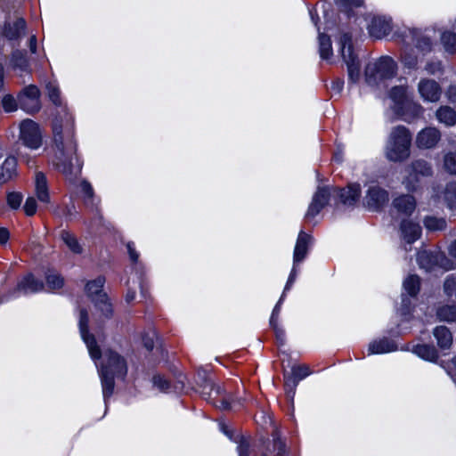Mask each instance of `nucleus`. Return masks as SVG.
<instances>
[{"instance_id":"nucleus-1","label":"nucleus","mask_w":456,"mask_h":456,"mask_svg":"<svg viewBox=\"0 0 456 456\" xmlns=\"http://www.w3.org/2000/svg\"><path fill=\"white\" fill-rule=\"evenodd\" d=\"M54 145L60 152L58 167L64 175L75 173L72 164V154L76 153V144L73 140V131L69 118L65 123L56 118L53 125Z\"/></svg>"},{"instance_id":"nucleus-2","label":"nucleus","mask_w":456,"mask_h":456,"mask_svg":"<svg viewBox=\"0 0 456 456\" xmlns=\"http://www.w3.org/2000/svg\"><path fill=\"white\" fill-rule=\"evenodd\" d=\"M127 372L125 359L112 350L104 353V362L101 367L102 392L104 396H110L114 388V378H124Z\"/></svg>"},{"instance_id":"nucleus-3","label":"nucleus","mask_w":456,"mask_h":456,"mask_svg":"<svg viewBox=\"0 0 456 456\" xmlns=\"http://www.w3.org/2000/svg\"><path fill=\"white\" fill-rule=\"evenodd\" d=\"M411 142V134L405 126L394 127L386 147V157L394 162L406 159L410 156Z\"/></svg>"},{"instance_id":"nucleus-4","label":"nucleus","mask_w":456,"mask_h":456,"mask_svg":"<svg viewBox=\"0 0 456 456\" xmlns=\"http://www.w3.org/2000/svg\"><path fill=\"white\" fill-rule=\"evenodd\" d=\"M396 73V64L388 56H382L369 62L365 68V79L369 85H377L381 80L393 77Z\"/></svg>"},{"instance_id":"nucleus-5","label":"nucleus","mask_w":456,"mask_h":456,"mask_svg":"<svg viewBox=\"0 0 456 456\" xmlns=\"http://www.w3.org/2000/svg\"><path fill=\"white\" fill-rule=\"evenodd\" d=\"M352 37L348 33H342L338 39L340 53L346 63L349 79L353 82L358 80L360 76L359 63L356 55L352 50Z\"/></svg>"},{"instance_id":"nucleus-6","label":"nucleus","mask_w":456,"mask_h":456,"mask_svg":"<svg viewBox=\"0 0 456 456\" xmlns=\"http://www.w3.org/2000/svg\"><path fill=\"white\" fill-rule=\"evenodd\" d=\"M407 175L403 181L408 190H415L421 178L429 177L433 175V168L430 163L425 159H416L406 167Z\"/></svg>"},{"instance_id":"nucleus-7","label":"nucleus","mask_w":456,"mask_h":456,"mask_svg":"<svg viewBox=\"0 0 456 456\" xmlns=\"http://www.w3.org/2000/svg\"><path fill=\"white\" fill-rule=\"evenodd\" d=\"M104 281L103 277H98L94 281L88 282L86 284V292L92 298L95 306L98 307L106 317H109L112 313V308L108 302L107 295L102 292V289Z\"/></svg>"},{"instance_id":"nucleus-8","label":"nucleus","mask_w":456,"mask_h":456,"mask_svg":"<svg viewBox=\"0 0 456 456\" xmlns=\"http://www.w3.org/2000/svg\"><path fill=\"white\" fill-rule=\"evenodd\" d=\"M20 139L29 149H38L42 144V133L39 126L31 119H24L20 124Z\"/></svg>"},{"instance_id":"nucleus-9","label":"nucleus","mask_w":456,"mask_h":456,"mask_svg":"<svg viewBox=\"0 0 456 456\" xmlns=\"http://www.w3.org/2000/svg\"><path fill=\"white\" fill-rule=\"evenodd\" d=\"M419 267L429 272L436 267H440L444 270H450L452 268V263L441 252L421 251L417 256Z\"/></svg>"},{"instance_id":"nucleus-10","label":"nucleus","mask_w":456,"mask_h":456,"mask_svg":"<svg viewBox=\"0 0 456 456\" xmlns=\"http://www.w3.org/2000/svg\"><path fill=\"white\" fill-rule=\"evenodd\" d=\"M20 107L28 113H36L41 108L40 91L34 86H26L18 95Z\"/></svg>"},{"instance_id":"nucleus-11","label":"nucleus","mask_w":456,"mask_h":456,"mask_svg":"<svg viewBox=\"0 0 456 456\" xmlns=\"http://www.w3.org/2000/svg\"><path fill=\"white\" fill-rule=\"evenodd\" d=\"M88 313L86 310L82 309L80 311V320H79V328L80 333L83 340L86 344L89 354L93 359H100L101 358V350L99 346L96 345L95 338L93 335L88 332Z\"/></svg>"},{"instance_id":"nucleus-12","label":"nucleus","mask_w":456,"mask_h":456,"mask_svg":"<svg viewBox=\"0 0 456 456\" xmlns=\"http://www.w3.org/2000/svg\"><path fill=\"white\" fill-rule=\"evenodd\" d=\"M418 92L424 102H436L441 97L442 88L434 79L421 78L418 83Z\"/></svg>"},{"instance_id":"nucleus-13","label":"nucleus","mask_w":456,"mask_h":456,"mask_svg":"<svg viewBox=\"0 0 456 456\" xmlns=\"http://www.w3.org/2000/svg\"><path fill=\"white\" fill-rule=\"evenodd\" d=\"M330 197V189L329 187H319L313 196L305 217L308 219L315 217L329 203Z\"/></svg>"},{"instance_id":"nucleus-14","label":"nucleus","mask_w":456,"mask_h":456,"mask_svg":"<svg viewBox=\"0 0 456 456\" xmlns=\"http://www.w3.org/2000/svg\"><path fill=\"white\" fill-rule=\"evenodd\" d=\"M441 139V134L436 127H426L416 137V145L419 149H432Z\"/></svg>"},{"instance_id":"nucleus-15","label":"nucleus","mask_w":456,"mask_h":456,"mask_svg":"<svg viewBox=\"0 0 456 456\" xmlns=\"http://www.w3.org/2000/svg\"><path fill=\"white\" fill-rule=\"evenodd\" d=\"M388 200L387 191L378 186L369 188L365 196V202L369 208L376 210Z\"/></svg>"},{"instance_id":"nucleus-16","label":"nucleus","mask_w":456,"mask_h":456,"mask_svg":"<svg viewBox=\"0 0 456 456\" xmlns=\"http://www.w3.org/2000/svg\"><path fill=\"white\" fill-rule=\"evenodd\" d=\"M402 239L408 244L413 243L421 234V228L419 224L411 220H403L400 225Z\"/></svg>"},{"instance_id":"nucleus-17","label":"nucleus","mask_w":456,"mask_h":456,"mask_svg":"<svg viewBox=\"0 0 456 456\" xmlns=\"http://www.w3.org/2000/svg\"><path fill=\"white\" fill-rule=\"evenodd\" d=\"M369 29L371 37L380 39L390 34L392 26L389 20L376 17L372 19Z\"/></svg>"},{"instance_id":"nucleus-18","label":"nucleus","mask_w":456,"mask_h":456,"mask_svg":"<svg viewBox=\"0 0 456 456\" xmlns=\"http://www.w3.org/2000/svg\"><path fill=\"white\" fill-rule=\"evenodd\" d=\"M17 175V160L9 156L0 167V184L5 183Z\"/></svg>"},{"instance_id":"nucleus-19","label":"nucleus","mask_w":456,"mask_h":456,"mask_svg":"<svg viewBox=\"0 0 456 456\" xmlns=\"http://www.w3.org/2000/svg\"><path fill=\"white\" fill-rule=\"evenodd\" d=\"M393 206L399 213L410 216L415 210L416 200L411 195H402L394 200Z\"/></svg>"},{"instance_id":"nucleus-20","label":"nucleus","mask_w":456,"mask_h":456,"mask_svg":"<svg viewBox=\"0 0 456 456\" xmlns=\"http://www.w3.org/2000/svg\"><path fill=\"white\" fill-rule=\"evenodd\" d=\"M25 25V20L19 18L13 23H7L4 26L3 34L8 40L18 39L24 35Z\"/></svg>"},{"instance_id":"nucleus-21","label":"nucleus","mask_w":456,"mask_h":456,"mask_svg":"<svg viewBox=\"0 0 456 456\" xmlns=\"http://www.w3.org/2000/svg\"><path fill=\"white\" fill-rule=\"evenodd\" d=\"M35 190L38 200H40L43 203H48L50 201L46 178L45 175L41 172H37L36 174Z\"/></svg>"},{"instance_id":"nucleus-22","label":"nucleus","mask_w":456,"mask_h":456,"mask_svg":"<svg viewBox=\"0 0 456 456\" xmlns=\"http://www.w3.org/2000/svg\"><path fill=\"white\" fill-rule=\"evenodd\" d=\"M310 240L311 238L308 234L304 232H299L294 249V263L300 262L305 258Z\"/></svg>"},{"instance_id":"nucleus-23","label":"nucleus","mask_w":456,"mask_h":456,"mask_svg":"<svg viewBox=\"0 0 456 456\" xmlns=\"http://www.w3.org/2000/svg\"><path fill=\"white\" fill-rule=\"evenodd\" d=\"M360 193V185L358 183H353L350 184L347 189L340 191L339 199L344 205L353 206L359 199Z\"/></svg>"},{"instance_id":"nucleus-24","label":"nucleus","mask_w":456,"mask_h":456,"mask_svg":"<svg viewBox=\"0 0 456 456\" xmlns=\"http://www.w3.org/2000/svg\"><path fill=\"white\" fill-rule=\"evenodd\" d=\"M402 110L403 112L401 115L403 119L406 122L413 121L415 118L420 117L424 111V109L420 104L413 102H407L403 103Z\"/></svg>"},{"instance_id":"nucleus-25","label":"nucleus","mask_w":456,"mask_h":456,"mask_svg":"<svg viewBox=\"0 0 456 456\" xmlns=\"http://www.w3.org/2000/svg\"><path fill=\"white\" fill-rule=\"evenodd\" d=\"M433 335L437 341V345L442 349L449 348L452 344V335L448 328L445 326H438L434 331Z\"/></svg>"},{"instance_id":"nucleus-26","label":"nucleus","mask_w":456,"mask_h":456,"mask_svg":"<svg viewBox=\"0 0 456 456\" xmlns=\"http://www.w3.org/2000/svg\"><path fill=\"white\" fill-rule=\"evenodd\" d=\"M43 288V282L36 280L31 274L27 275L18 285V289L24 293H35L42 290Z\"/></svg>"},{"instance_id":"nucleus-27","label":"nucleus","mask_w":456,"mask_h":456,"mask_svg":"<svg viewBox=\"0 0 456 456\" xmlns=\"http://www.w3.org/2000/svg\"><path fill=\"white\" fill-rule=\"evenodd\" d=\"M436 116L438 121L445 126H453L456 124V112L451 107H440L436 110Z\"/></svg>"},{"instance_id":"nucleus-28","label":"nucleus","mask_w":456,"mask_h":456,"mask_svg":"<svg viewBox=\"0 0 456 456\" xmlns=\"http://www.w3.org/2000/svg\"><path fill=\"white\" fill-rule=\"evenodd\" d=\"M413 352L425 360L433 362L437 358V352L435 347L428 345H418L414 347Z\"/></svg>"},{"instance_id":"nucleus-29","label":"nucleus","mask_w":456,"mask_h":456,"mask_svg":"<svg viewBox=\"0 0 456 456\" xmlns=\"http://www.w3.org/2000/svg\"><path fill=\"white\" fill-rule=\"evenodd\" d=\"M436 315L441 322H456V305H443L437 309Z\"/></svg>"},{"instance_id":"nucleus-30","label":"nucleus","mask_w":456,"mask_h":456,"mask_svg":"<svg viewBox=\"0 0 456 456\" xmlns=\"http://www.w3.org/2000/svg\"><path fill=\"white\" fill-rule=\"evenodd\" d=\"M319 52L323 60H328L332 55V46L330 38L324 34L319 35Z\"/></svg>"},{"instance_id":"nucleus-31","label":"nucleus","mask_w":456,"mask_h":456,"mask_svg":"<svg viewBox=\"0 0 456 456\" xmlns=\"http://www.w3.org/2000/svg\"><path fill=\"white\" fill-rule=\"evenodd\" d=\"M61 238L62 240V241L66 244V246L75 254H80L82 253V247L81 245L78 243L77 238L68 232H65V231H62L61 232Z\"/></svg>"},{"instance_id":"nucleus-32","label":"nucleus","mask_w":456,"mask_h":456,"mask_svg":"<svg viewBox=\"0 0 456 456\" xmlns=\"http://www.w3.org/2000/svg\"><path fill=\"white\" fill-rule=\"evenodd\" d=\"M442 197L450 208H454L456 205V183H447Z\"/></svg>"},{"instance_id":"nucleus-33","label":"nucleus","mask_w":456,"mask_h":456,"mask_svg":"<svg viewBox=\"0 0 456 456\" xmlns=\"http://www.w3.org/2000/svg\"><path fill=\"white\" fill-rule=\"evenodd\" d=\"M11 62L14 69H19L21 71L28 69V61L23 52L14 51L12 54Z\"/></svg>"},{"instance_id":"nucleus-34","label":"nucleus","mask_w":456,"mask_h":456,"mask_svg":"<svg viewBox=\"0 0 456 456\" xmlns=\"http://www.w3.org/2000/svg\"><path fill=\"white\" fill-rule=\"evenodd\" d=\"M200 388L206 399L210 398L213 394L221 395L223 392L220 386H216L214 382L207 379L200 384Z\"/></svg>"},{"instance_id":"nucleus-35","label":"nucleus","mask_w":456,"mask_h":456,"mask_svg":"<svg viewBox=\"0 0 456 456\" xmlns=\"http://www.w3.org/2000/svg\"><path fill=\"white\" fill-rule=\"evenodd\" d=\"M441 42L447 52H456V34L451 31L444 32L441 36Z\"/></svg>"},{"instance_id":"nucleus-36","label":"nucleus","mask_w":456,"mask_h":456,"mask_svg":"<svg viewBox=\"0 0 456 456\" xmlns=\"http://www.w3.org/2000/svg\"><path fill=\"white\" fill-rule=\"evenodd\" d=\"M403 288L410 296H415L419 290V279L416 275L408 276L403 281Z\"/></svg>"},{"instance_id":"nucleus-37","label":"nucleus","mask_w":456,"mask_h":456,"mask_svg":"<svg viewBox=\"0 0 456 456\" xmlns=\"http://www.w3.org/2000/svg\"><path fill=\"white\" fill-rule=\"evenodd\" d=\"M443 168L451 175H456V152H447L443 159Z\"/></svg>"},{"instance_id":"nucleus-38","label":"nucleus","mask_w":456,"mask_h":456,"mask_svg":"<svg viewBox=\"0 0 456 456\" xmlns=\"http://www.w3.org/2000/svg\"><path fill=\"white\" fill-rule=\"evenodd\" d=\"M46 284L52 289H60L63 286V278L54 271H48L45 275Z\"/></svg>"},{"instance_id":"nucleus-39","label":"nucleus","mask_w":456,"mask_h":456,"mask_svg":"<svg viewBox=\"0 0 456 456\" xmlns=\"http://www.w3.org/2000/svg\"><path fill=\"white\" fill-rule=\"evenodd\" d=\"M424 224L430 231H441L445 228L446 222L444 218L427 216L424 220Z\"/></svg>"},{"instance_id":"nucleus-40","label":"nucleus","mask_w":456,"mask_h":456,"mask_svg":"<svg viewBox=\"0 0 456 456\" xmlns=\"http://www.w3.org/2000/svg\"><path fill=\"white\" fill-rule=\"evenodd\" d=\"M391 350V345L387 340L374 341L369 346L370 354H382Z\"/></svg>"},{"instance_id":"nucleus-41","label":"nucleus","mask_w":456,"mask_h":456,"mask_svg":"<svg viewBox=\"0 0 456 456\" xmlns=\"http://www.w3.org/2000/svg\"><path fill=\"white\" fill-rule=\"evenodd\" d=\"M47 96L50 101L59 106L61 104L59 88L52 83L46 85Z\"/></svg>"},{"instance_id":"nucleus-42","label":"nucleus","mask_w":456,"mask_h":456,"mask_svg":"<svg viewBox=\"0 0 456 456\" xmlns=\"http://www.w3.org/2000/svg\"><path fill=\"white\" fill-rule=\"evenodd\" d=\"M407 88L403 86H394L390 91L391 99L396 103H403Z\"/></svg>"},{"instance_id":"nucleus-43","label":"nucleus","mask_w":456,"mask_h":456,"mask_svg":"<svg viewBox=\"0 0 456 456\" xmlns=\"http://www.w3.org/2000/svg\"><path fill=\"white\" fill-rule=\"evenodd\" d=\"M298 379L291 373L289 376L285 377V388L288 395L293 398L296 388L298 384Z\"/></svg>"},{"instance_id":"nucleus-44","label":"nucleus","mask_w":456,"mask_h":456,"mask_svg":"<svg viewBox=\"0 0 456 456\" xmlns=\"http://www.w3.org/2000/svg\"><path fill=\"white\" fill-rule=\"evenodd\" d=\"M239 445L237 447L239 456H249L250 444L248 438L240 436V440L236 441Z\"/></svg>"},{"instance_id":"nucleus-45","label":"nucleus","mask_w":456,"mask_h":456,"mask_svg":"<svg viewBox=\"0 0 456 456\" xmlns=\"http://www.w3.org/2000/svg\"><path fill=\"white\" fill-rule=\"evenodd\" d=\"M2 105L6 112H12L17 109L16 100L10 94L4 95L2 100Z\"/></svg>"},{"instance_id":"nucleus-46","label":"nucleus","mask_w":456,"mask_h":456,"mask_svg":"<svg viewBox=\"0 0 456 456\" xmlns=\"http://www.w3.org/2000/svg\"><path fill=\"white\" fill-rule=\"evenodd\" d=\"M291 372L298 380H301L311 374L310 369L306 365L293 367Z\"/></svg>"},{"instance_id":"nucleus-47","label":"nucleus","mask_w":456,"mask_h":456,"mask_svg":"<svg viewBox=\"0 0 456 456\" xmlns=\"http://www.w3.org/2000/svg\"><path fill=\"white\" fill-rule=\"evenodd\" d=\"M21 201L22 195L19 192H10L7 195V203L13 209H17L20 206Z\"/></svg>"},{"instance_id":"nucleus-48","label":"nucleus","mask_w":456,"mask_h":456,"mask_svg":"<svg viewBox=\"0 0 456 456\" xmlns=\"http://www.w3.org/2000/svg\"><path fill=\"white\" fill-rule=\"evenodd\" d=\"M444 288L448 296L456 295V278L448 277L444 281Z\"/></svg>"},{"instance_id":"nucleus-49","label":"nucleus","mask_w":456,"mask_h":456,"mask_svg":"<svg viewBox=\"0 0 456 456\" xmlns=\"http://www.w3.org/2000/svg\"><path fill=\"white\" fill-rule=\"evenodd\" d=\"M273 451L276 452L277 456L286 455L285 444L276 435L273 436Z\"/></svg>"},{"instance_id":"nucleus-50","label":"nucleus","mask_w":456,"mask_h":456,"mask_svg":"<svg viewBox=\"0 0 456 456\" xmlns=\"http://www.w3.org/2000/svg\"><path fill=\"white\" fill-rule=\"evenodd\" d=\"M23 208L27 216H33L37 211L36 200L33 197L28 198Z\"/></svg>"},{"instance_id":"nucleus-51","label":"nucleus","mask_w":456,"mask_h":456,"mask_svg":"<svg viewBox=\"0 0 456 456\" xmlns=\"http://www.w3.org/2000/svg\"><path fill=\"white\" fill-rule=\"evenodd\" d=\"M425 70L430 75H435L442 70V64L440 61H430L425 65Z\"/></svg>"},{"instance_id":"nucleus-52","label":"nucleus","mask_w":456,"mask_h":456,"mask_svg":"<svg viewBox=\"0 0 456 456\" xmlns=\"http://www.w3.org/2000/svg\"><path fill=\"white\" fill-rule=\"evenodd\" d=\"M153 384L161 391H167L169 388L168 381L159 375L154 376Z\"/></svg>"},{"instance_id":"nucleus-53","label":"nucleus","mask_w":456,"mask_h":456,"mask_svg":"<svg viewBox=\"0 0 456 456\" xmlns=\"http://www.w3.org/2000/svg\"><path fill=\"white\" fill-rule=\"evenodd\" d=\"M336 2L341 6L359 7L362 4L363 0H336Z\"/></svg>"},{"instance_id":"nucleus-54","label":"nucleus","mask_w":456,"mask_h":456,"mask_svg":"<svg viewBox=\"0 0 456 456\" xmlns=\"http://www.w3.org/2000/svg\"><path fill=\"white\" fill-rule=\"evenodd\" d=\"M142 343H143V346L148 350V351H151L153 349L154 347V341H153V338L149 336L148 334L147 335H144L142 337Z\"/></svg>"},{"instance_id":"nucleus-55","label":"nucleus","mask_w":456,"mask_h":456,"mask_svg":"<svg viewBox=\"0 0 456 456\" xmlns=\"http://www.w3.org/2000/svg\"><path fill=\"white\" fill-rule=\"evenodd\" d=\"M127 247V250H128V254H129V256H130V259L135 263L138 259V254L135 252L134 247H133V243L129 242L127 243L126 245Z\"/></svg>"},{"instance_id":"nucleus-56","label":"nucleus","mask_w":456,"mask_h":456,"mask_svg":"<svg viewBox=\"0 0 456 456\" xmlns=\"http://www.w3.org/2000/svg\"><path fill=\"white\" fill-rule=\"evenodd\" d=\"M446 94L451 102H456V86H450Z\"/></svg>"},{"instance_id":"nucleus-57","label":"nucleus","mask_w":456,"mask_h":456,"mask_svg":"<svg viewBox=\"0 0 456 456\" xmlns=\"http://www.w3.org/2000/svg\"><path fill=\"white\" fill-rule=\"evenodd\" d=\"M9 239V232L5 228H0V244H4Z\"/></svg>"},{"instance_id":"nucleus-58","label":"nucleus","mask_w":456,"mask_h":456,"mask_svg":"<svg viewBox=\"0 0 456 456\" xmlns=\"http://www.w3.org/2000/svg\"><path fill=\"white\" fill-rule=\"evenodd\" d=\"M344 81L338 79L334 82H332V89L336 92L339 93L343 88Z\"/></svg>"},{"instance_id":"nucleus-59","label":"nucleus","mask_w":456,"mask_h":456,"mask_svg":"<svg viewBox=\"0 0 456 456\" xmlns=\"http://www.w3.org/2000/svg\"><path fill=\"white\" fill-rule=\"evenodd\" d=\"M81 186H82L83 191L86 194H87L89 197H91L93 195V189L88 183L84 182Z\"/></svg>"},{"instance_id":"nucleus-60","label":"nucleus","mask_w":456,"mask_h":456,"mask_svg":"<svg viewBox=\"0 0 456 456\" xmlns=\"http://www.w3.org/2000/svg\"><path fill=\"white\" fill-rule=\"evenodd\" d=\"M230 400L229 399H226V398H224L220 401V404L217 405V407L223 409V410H228L230 409Z\"/></svg>"},{"instance_id":"nucleus-61","label":"nucleus","mask_w":456,"mask_h":456,"mask_svg":"<svg viewBox=\"0 0 456 456\" xmlns=\"http://www.w3.org/2000/svg\"><path fill=\"white\" fill-rule=\"evenodd\" d=\"M29 48L30 51L35 53L37 51V39L35 36H32L29 39Z\"/></svg>"},{"instance_id":"nucleus-62","label":"nucleus","mask_w":456,"mask_h":456,"mask_svg":"<svg viewBox=\"0 0 456 456\" xmlns=\"http://www.w3.org/2000/svg\"><path fill=\"white\" fill-rule=\"evenodd\" d=\"M449 251L453 257H456V240L451 244Z\"/></svg>"},{"instance_id":"nucleus-63","label":"nucleus","mask_w":456,"mask_h":456,"mask_svg":"<svg viewBox=\"0 0 456 456\" xmlns=\"http://www.w3.org/2000/svg\"><path fill=\"white\" fill-rule=\"evenodd\" d=\"M275 329V333H276V337L279 340H281V343H283V336H284V333L281 330H278L276 328Z\"/></svg>"},{"instance_id":"nucleus-64","label":"nucleus","mask_w":456,"mask_h":456,"mask_svg":"<svg viewBox=\"0 0 456 456\" xmlns=\"http://www.w3.org/2000/svg\"><path fill=\"white\" fill-rule=\"evenodd\" d=\"M405 64L411 68V67L415 66L416 61L414 59H410V60L405 59Z\"/></svg>"}]
</instances>
